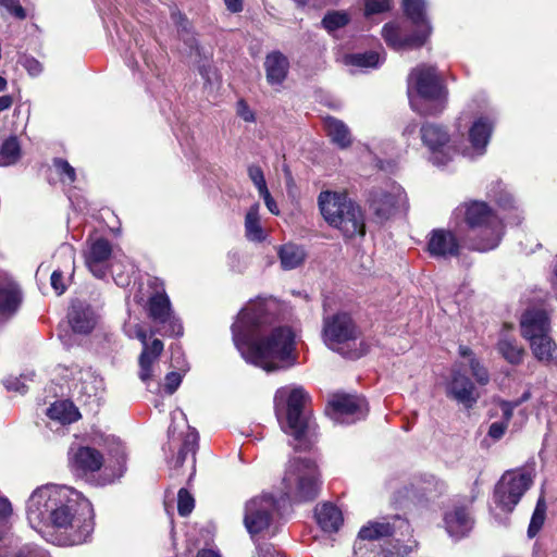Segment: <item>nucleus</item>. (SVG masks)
I'll return each mask as SVG.
<instances>
[{
  "mask_svg": "<svg viewBox=\"0 0 557 557\" xmlns=\"http://www.w3.org/2000/svg\"><path fill=\"white\" fill-rule=\"evenodd\" d=\"M25 510L30 528L50 543L81 545L94 531L91 503L69 485L47 483L36 487Z\"/></svg>",
  "mask_w": 557,
  "mask_h": 557,
  "instance_id": "obj_1",
  "label": "nucleus"
},
{
  "mask_svg": "<svg viewBox=\"0 0 557 557\" xmlns=\"http://www.w3.org/2000/svg\"><path fill=\"white\" fill-rule=\"evenodd\" d=\"M277 304L273 299L250 301L232 325L233 342L242 357L267 372L289 367L295 335L287 326H273Z\"/></svg>",
  "mask_w": 557,
  "mask_h": 557,
  "instance_id": "obj_2",
  "label": "nucleus"
},
{
  "mask_svg": "<svg viewBox=\"0 0 557 557\" xmlns=\"http://www.w3.org/2000/svg\"><path fill=\"white\" fill-rule=\"evenodd\" d=\"M309 395L301 386L286 385L278 388L274 395L275 416L284 433L298 442L295 448L307 449L309 443L306 434L311 422L305 411Z\"/></svg>",
  "mask_w": 557,
  "mask_h": 557,
  "instance_id": "obj_3",
  "label": "nucleus"
},
{
  "mask_svg": "<svg viewBox=\"0 0 557 557\" xmlns=\"http://www.w3.org/2000/svg\"><path fill=\"white\" fill-rule=\"evenodd\" d=\"M454 213L456 216H463L470 230L468 237L471 249L485 252L499 245L504 235V224L485 202H463Z\"/></svg>",
  "mask_w": 557,
  "mask_h": 557,
  "instance_id": "obj_4",
  "label": "nucleus"
},
{
  "mask_svg": "<svg viewBox=\"0 0 557 557\" xmlns=\"http://www.w3.org/2000/svg\"><path fill=\"white\" fill-rule=\"evenodd\" d=\"M321 214L327 224L344 237L354 238L366 233L364 214L359 205L346 194L322 191L318 198Z\"/></svg>",
  "mask_w": 557,
  "mask_h": 557,
  "instance_id": "obj_5",
  "label": "nucleus"
},
{
  "mask_svg": "<svg viewBox=\"0 0 557 557\" xmlns=\"http://www.w3.org/2000/svg\"><path fill=\"white\" fill-rule=\"evenodd\" d=\"M359 329L347 312L339 311L323 318L322 339L327 348L349 358H359L361 352L356 344L359 338Z\"/></svg>",
  "mask_w": 557,
  "mask_h": 557,
  "instance_id": "obj_6",
  "label": "nucleus"
},
{
  "mask_svg": "<svg viewBox=\"0 0 557 557\" xmlns=\"http://www.w3.org/2000/svg\"><path fill=\"white\" fill-rule=\"evenodd\" d=\"M282 483L286 498L294 502L311 500L320 490L318 468L310 459L294 458L288 462Z\"/></svg>",
  "mask_w": 557,
  "mask_h": 557,
  "instance_id": "obj_7",
  "label": "nucleus"
},
{
  "mask_svg": "<svg viewBox=\"0 0 557 557\" xmlns=\"http://www.w3.org/2000/svg\"><path fill=\"white\" fill-rule=\"evenodd\" d=\"M448 89L435 66L420 65V115H436L446 108Z\"/></svg>",
  "mask_w": 557,
  "mask_h": 557,
  "instance_id": "obj_8",
  "label": "nucleus"
},
{
  "mask_svg": "<svg viewBox=\"0 0 557 557\" xmlns=\"http://www.w3.org/2000/svg\"><path fill=\"white\" fill-rule=\"evenodd\" d=\"M403 9L406 18L387 23L382 29L384 40L394 50L410 49L418 40V0H404Z\"/></svg>",
  "mask_w": 557,
  "mask_h": 557,
  "instance_id": "obj_9",
  "label": "nucleus"
},
{
  "mask_svg": "<svg viewBox=\"0 0 557 557\" xmlns=\"http://www.w3.org/2000/svg\"><path fill=\"white\" fill-rule=\"evenodd\" d=\"M532 482L533 471L530 469L507 471L495 486V504L503 511L511 512Z\"/></svg>",
  "mask_w": 557,
  "mask_h": 557,
  "instance_id": "obj_10",
  "label": "nucleus"
},
{
  "mask_svg": "<svg viewBox=\"0 0 557 557\" xmlns=\"http://www.w3.org/2000/svg\"><path fill=\"white\" fill-rule=\"evenodd\" d=\"M326 414L339 424H352L367 416L366 400L356 395L334 394L325 408Z\"/></svg>",
  "mask_w": 557,
  "mask_h": 557,
  "instance_id": "obj_11",
  "label": "nucleus"
},
{
  "mask_svg": "<svg viewBox=\"0 0 557 557\" xmlns=\"http://www.w3.org/2000/svg\"><path fill=\"white\" fill-rule=\"evenodd\" d=\"M123 331L129 338H137L143 344V351L139 356V379L148 384L152 379V364L158 360L163 351V343L160 339H153L150 344L147 342V335L144 329L134 321H127Z\"/></svg>",
  "mask_w": 557,
  "mask_h": 557,
  "instance_id": "obj_12",
  "label": "nucleus"
},
{
  "mask_svg": "<svg viewBox=\"0 0 557 557\" xmlns=\"http://www.w3.org/2000/svg\"><path fill=\"white\" fill-rule=\"evenodd\" d=\"M147 311L149 318L161 325L159 333L166 336H181L183 334V325L174 315L171 302L164 289L156 290L148 299Z\"/></svg>",
  "mask_w": 557,
  "mask_h": 557,
  "instance_id": "obj_13",
  "label": "nucleus"
},
{
  "mask_svg": "<svg viewBox=\"0 0 557 557\" xmlns=\"http://www.w3.org/2000/svg\"><path fill=\"white\" fill-rule=\"evenodd\" d=\"M278 504L272 495H261L250 499L246 504L244 523L251 535L268 530Z\"/></svg>",
  "mask_w": 557,
  "mask_h": 557,
  "instance_id": "obj_14",
  "label": "nucleus"
},
{
  "mask_svg": "<svg viewBox=\"0 0 557 557\" xmlns=\"http://www.w3.org/2000/svg\"><path fill=\"white\" fill-rule=\"evenodd\" d=\"M521 334L530 342L532 352L535 358H545L552 356L550 354H544L537 346V339L544 341L546 346H549V319L543 310H528L523 313L521 321Z\"/></svg>",
  "mask_w": 557,
  "mask_h": 557,
  "instance_id": "obj_15",
  "label": "nucleus"
},
{
  "mask_svg": "<svg viewBox=\"0 0 557 557\" xmlns=\"http://www.w3.org/2000/svg\"><path fill=\"white\" fill-rule=\"evenodd\" d=\"M446 394L468 410L472 409L480 398L479 391L469 376L466 375L461 364L453 367L450 377L446 383Z\"/></svg>",
  "mask_w": 557,
  "mask_h": 557,
  "instance_id": "obj_16",
  "label": "nucleus"
},
{
  "mask_svg": "<svg viewBox=\"0 0 557 557\" xmlns=\"http://www.w3.org/2000/svg\"><path fill=\"white\" fill-rule=\"evenodd\" d=\"M421 138L429 150V160L435 165H445L451 160L454 150L448 145L447 132L438 125L426 124L421 129Z\"/></svg>",
  "mask_w": 557,
  "mask_h": 557,
  "instance_id": "obj_17",
  "label": "nucleus"
},
{
  "mask_svg": "<svg viewBox=\"0 0 557 557\" xmlns=\"http://www.w3.org/2000/svg\"><path fill=\"white\" fill-rule=\"evenodd\" d=\"M112 257V245L103 238H89L87 249L84 252L85 264L94 276L102 278L107 275L110 259Z\"/></svg>",
  "mask_w": 557,
  "mask_h": 557,
  "instance_id": "obj_18",
  "label": "nucleus"
},
{
  "mask_svg": "<svg viewBox=\"0 0 557 557\" xmlns=\"http://www.w3.org/2000/svg\"><path fill=\"white\" fill-rule=\"evenodd\" d=\"M69 466L78 476H87L103 466V456L96 448L72 445L69 449Z\"/></svg>",
  "mask_w": 557,
  "mask_h": 557,
  "instance_id": "obj_19",
  "label": "nucleus"
},
{
  "mask_svg": "<svg viewBox=\"0 0 557 557\" xmlns=\"http://www.w3.org/2000/svg\"><path fill=\"white\" fill-rule=\"evenodd\" d=\"M443 521L447 534L454 540L468 536L474 525L468 505L459 503L444 513Z\"/></svg>",
  "mask_w": 557,
  "mask_h": 557,
  "instance_id": "obj_20",
  "label": "nucleus"
},
{
  "mask_svg": "<svg viewBox=\"0 0 557 557\" xmlns=\"http://www.w3.org/2000/svg\"><path fill=\"white\" fill-rule=\"evenodd\" d=\"M403 193L396 185L374 188L370 193L369 206L380 220H386L400 201Z\"/></svg>",
  "mask_w": 557,
  "mask_h": 557,
  "instance_id": "obj_21",
  "label": "nucleus"
},
{
  "mask_svg": "<svg viewBox=\"0 0 557 557\" xmlns=\"http://www.w3.org/2000/svg\"><path fill=\"white\" fill-rule=\"evenodd\" d=\"M493 129V123L487 117L476 119L469 129L471 148L463 151V156L475 159L486 151V146Z\"/></svg>",
  "mask_w": 557,
  "mask_h": 557,
  "instance_id": "obj_22",
  "label": "nucleus"
},
{
  "mask_svg": "<svg viewBox=\"0 0 557 557\" xmlns=\"http://www.w3.org/2000/svg\"><path fill=\"white\" fill-rule=\"evenodd\" d=\"M67 317L73 331L79 334L91 332L98 320L96 311L83 301L73 302Z\"/></svg>",
  "mask_w": 557,
  "mask_h": 557,
  "instance_id": "obj_23",
  "label": "nucleus"
},
{
  "mask_svg": "<svg viewBox=\"0 0 557 557\" xmlns=\"http://www.w3.org/2000/svg\"><path fill=\"white\" fill-rule=\"evenodd\" d=\"M11 513V503L8 498L0 496V557L10 556L18 546V539L8 533V519Z\"/></svg>",
  "mask_w": 557,
  "mask_h": 557,
  "instance_id": "obj_24",
  "label": "nucleus"
},
{
  "mask_svg": "<svg viewBox=\"0 0 557 557\" xmlns=\"http://www.w3.org/2000/svg\"><path fill=\"white\" fill-rule=\"evenodd\" d=\"M458 249L457 239L450 232L444 230L432 232L428 244V250L432 256H456Z\"/></svg>",
  "mask_w": 557,
  "mask_h": 557,
  "instance_id": "obj_25",
  "label": "nucleus"
},
{
  "mask_svg": "<svg viewBox=\"0 0 557 557\" xmlns=\"http://www.w3.org/2000/svg\"><path fill=\"white\" fill-rule=\"evenodd\" d=\"M264 67L268 83L272 86L281 85L286 78L289 62L283 53L274 51L267 55Z\"/></svg>",
  "mask_w": 557,
  "mask_h": 557,
  "instance_id": "obj_26",
  "label": "nucleus"
},
{
  "mask_svg": "<svg viewBox=\"0 0 557 557\" xmlns=\"http://www.w3.org/2000/svg\"><path fill=\"white\" fill-rule=\"evenodd\" d=\"M314 516L324 532H336L343 523L342 511L331 503L317 505Z\"/></svg>",
  "mask_w": 557,
  "mask_h": 557,
  "instance_id": "obj_27",
  "label": "nucleus"
},
{
  "mask_svg": "<svg viewBox=\"0 0 557 557\" xmlns=\"http://www.w3.org/2000/svg\"><path fill=\"white\" fill-rule=\"evenodd\" d=\"M277 256L282 269L289 271L304 264L307 251L302 245L289 242L277 247Z\"/></svg>",
  "mask_w": 557,
  "mask_h": 557,
  "instance_id": "obj_28",
  "label": "nucleus"
},
{
  "mask_svg": "<svg viewBox=\"0 0 557 557\" xmlns=\"http://www.w3.org/2000/svg\"><path fill=\"white\" fill-rule=\"evenodd\" d=\"M22 302V293L13 281L0 284V314L11 315L15 313Z\"/></svg>",
  "mask_w": 557,
  "mask_h": 557,
  "instance_id": "obj_29",
  "label": "nucleus"
},
{
  "mask_svg": "<svg viewBox=\"0 0 557 557\" xmlns=\"http://www.w3.org/2000/svg\"><path fill=\"white\" fill-rule=\"evenodd\" d=\"M198 449V433L195 429H190L188 426V430L186 434L184 435L183 442L180 446L177 456L171 461L173 467L175 469H178L184 465V462L187 460L188 456H190L191 461V473L195 472V462H196V451Z\"/></svg>",
  "mask_w": 557,
  "mask_h": 557,
  "instance_id": "obj_30",
  "label": "nucleus"
},
{
  "mask_svg": "<svg viewBox=\"0 0 557 557\" xmlns=\"http://www.w3.org/2000/svg\"><path fill=\"white\" fill-rule=\"evenodd\" d=\"M245 236L249 242L262 243L267 238V232L261 224L260 205L250 206L245 215Z\"/></svg>",
  "mask_w": 557,
  "mask_h": 557,
  "instance_id": "obj_31",
  "label": "nucleus"
},
{
  "mask_svg": "<svg viewBox=\"0 0 557 557\" xmlns=\"http://www.w3.org/2000/svg\"><path fill=\"white\" fill-rule=\"evenodd\" d=\"M324 127L331 140L341 148H347L351 144L348 126L333 116L324 119Z\"/></svg>",
  "mask_w": 557,
  "mask_h": 557,
  "instance_id": "obj_32",
  "label": "nucleus"
},
{
  "mask_svg": "<svg viewBox=\"0 0 557 557\" xmlns=\"http://www.w3.org/2000/svg\"><path fill=\"white\" fill-rule=\"evenodd\" d=\"M47 414L51 420L58 421L61 424L73 423L81 417L77 408L69 400L53 403L48 408Z\"/></svg>",
  "mask_w": 557,
  "mask_h": 557,
  "instance_id": "obj_33",
  "label": "nucleus"
},
{
  "mask_svg": "<svg viewBox=\"0 0 557 557\" xmlns=\"http://www.w3.org/2000/svg\"><path fill=\"white\" fill-rule=\"evenodd\" d=\"M393 527L387 521H371L359 531V539L374 541L393 534Z\"/></svg>",
  "mask_w": 557,
  "mask_h": 557,
  "instance_id": "obj_34",
  "label": "nucleus"
},
{
  "mask_svg": "<svg viewBox=\"0 0 557 557\" xmlns=\"http://www.w3.org/2000/svg\"><path fill=\"white\" fill-rule=\"evenodd\" d=\"M81 374L79 383L76 384L78 393L87 398L97 397L102 389V380L95 376L90 371Z\"/></svg>",
  "mask_w": 557,
  "mask_h": 557,
  "instance_id": "obj_35",
  "label": "nucleus"
},
{
  "mask_svg": "<svg viewBox=\"0 0 557 557\" xmlns=\"http://www.w3.org/2000/svg\"><path fill=\"white\" fill-rule=\"evenodd\" d=\"M21 157V146L15 136L7 138L0 148V165L14 164Z\"/></svg>",
  "mask_w": 557,
  "mask_h": 557,
  "instance_id": "obj_36",
  "label": "nucleus"
},
{
  "mask_svg": "<svg viewBox=\"0 0 557 557\" xmlns=\"http://www.w3.org/2000/svg\"><path fill=\"white\" fill-rule=\"evenodd\" d=\"M499 354L510 363L518 364L522 361L524 350L518 346L516 341L502 337L497 344Z\"/></svg>",
  "mask_w": 557,
  "mask_h": 557,
  "instance_id": "obj_37",
  "label": "nucleus"
},
{
  "mask_svg": "<svg viewBox=\"0 0 557 557\" xmlns=\"http://www.w3.org/2000/svg\"><path fill=\"white\" fill-rule=\"evenodd\" d=\"M384 62V57L375 51L355 53L346 57V63L358 67L375 69Z\"/></svg>",
  "mask_w": 557,
  "mask_h": 557,
  "instance_id": "obj_38",
  "label": "nucleus"
},
{
  "mask_svg": "<svg viewBox=\"0 0 557 557\" xmlns=\"http://www.w3.org/2000/svg\"><path fill=\"white\" fill-rule=\"evenodd\" d=\"M350 22V15L345 11H329L322 18V27L331 35L344 28Z\"/></svg>",
  "mask_w": 557,
  "mask_h": 557,
  "instance_id": "obj_39",
  "label": "nucleus"
},
{
  "mask_svg": "<svg viewBox=\"0 0 557 557\" xmlns=\"http://www.w3.org/2000/svg\"><path fill=\"white\" fill-rule=\"evenodd\" d=\"M545 500L543 497H540L528 528L529 537L535 536L537 532L541 530L545 520Z\"/></svg>",
  "mask_w": 557,
  "mask_h": 557,
  "instance_id": "obj_40",
  "label": "nucleus"
},
{
  "mask_svg": "<svg viewBox=\"0 0 557 557\" xmlns=\"http://www.w3.org/2000/svg\"><path fill=\"white\" fill-rule=\"evenodd\" d=\"M35 373L33 371L21 374L17 376H9L4 380L3 384L8 391H14L20 394H25L28 389L27 382L33 381Z\"/></svg>",
  "mask_w": 557,
  "mask_h": 557,
  "instance_id": "obj_41",
  "label": "nucleus"
},
{
  "mask_svg": "<svg viewBox=\"0 0 557 557\" xmlns=\"http://www.w3.org/2000/svg\"><path fill=\"white\" fill-rule=\"evenodd\" d=\"M491 196L495 199L498 206L505 210L516 209L515 200L509 191H507L500 183H497L491 189Z\"/></svg>",
  "mask_w": 557,
  "mask_h": 557,
  "instance_id": "obj_42",
  "label": "nucleus"
},
{
  "mask_svg": "<svg viewBox=\"0 0 557 557\" xmlns=\"http://www.w3.org/2000/svg\"><path fill=\"white\" fill-rule=\"evenodd\" d=\"M53 165L60 175L62 182L72 184L76 180L75 169L64 159L57 158L53 160Z\"/></svg>",
  "mask_w": 557,
  "mask_h": 557,
  "instance_id": "obj_43",
  "label": "nucleus"
},
{
  "mask_svg": "<svg viewBox=\"0 0 557 557\" xmlns=\"http://www.w3.org/2000/svg\"><path fill=\"white\" fill-rule=\"evenodd\" d=\"M468 367L472 376L479 385H486L490 382V374L487 369L481 363L478 358H471Z\"/></svg>",
  "mask_w": 557,
  "mask_h": 557,
  "instance_id": "obj_44",
  "label": "nucleus"
},
{
  "mask_svg": "<svg viewBox=\"0 0 557 557\" xmlns=\"http://www.w3.org/2000/svg\"><path fill=\"white\" fill-rule=\"evenodd\" d=\"M407 96L409 100L410 108L412 111H417L418 109V72L417 69H412L408 75L407 79Z\"/></svg>",
  "mask_w": 557,
  "mask_h": 557,
  "instance_id": "obj_45",
  "label": "nucleus"
},
{
  "mask_svg": "<svg viewBox=\"0 0 557 557\" xmlns=\"http://www.w3.org/2000/svg\"><path fill=\"white\" fill-rule=\"evenodd\" d=\"M195 507V500L186 488H181L177 495V510L182 517L188 516Z\"/></svg>",
  "mask_w": 557,
  "mask_h": 557,
  "instance_id": "obj_46",
  "label": "nucleus"
},
{
  "mask_svg": "<svg viewBox=\"0 0 557 557\" xmlns=\"http://www.w3.org/2000/svg\"><path fill=\"white\" fill-rule=\"evenodd\" d=\"M420 47L429 39L433 32L430 18L425 12V2L420 0Z\"/></svg>",
  "mask_w": 557,
  "mask_h": 557,
  "instance_id": "obj_47",
  "label": "nucleus"
},
{
  "mask_svg": "<svg viewBox=\"0 0 557 557\" xmlns=\"http://www.w3.org/2000/svg\"><path fill=\"white\" fill-rule=\"evenodd\" d=\"M421 490L430 491L431 496L435 497L445 490V484L433 475H424L420 479V491Z\"/></svg>",
  "mask_w": 557,
  "mask_h": 557,
  "instance_id": "obj_48",
  "label": "nucleus"
},
{
  "mask_svg": "<svg viewBox=\"0 0 557 557\" xmlns=\"http://www.w3.org/2000/svg\"><path fill=\"white\" fill-rule=\"evenodd\" d=\"M392 9V0H364V14L367 16L383 13Z\"/></svg>",
  "mask_w": 557,
  "mask_h": 557,
  "instance_id": "obj_49",
  "label": "nucleus"
},
{
  "mask_svg": "<svg viewBox=\"0 0 557 557\" xmlns=\"http://www.w3.org/2000/svg\"><path fill=\"white\" fill-rule=\"evenodd\" d=\"M248 176L258 189V193L268 188L263 171L259 165L251 164L248 166Z\"/></svg>",
  "mask_w": 557,
  "mask_h": 557,
  "instance_id": "obj_50",
  "label": "nucleus"
},
{
  "mask_svg": "<svg viewBox=\"0 0 557 557\" xmlns=\"http://www.w3.org/2000/svg\"><path fill=\"white\" fill-rule=\"evenodd\" d=\"M14 557H50V556L46 550H44L35 545L26 544V545L22 546L16 552Z\"/></svg>",
  "mask_w": 557,
  "mask_h": 557,
  "instance_id": "obj_51",
  "label": "nucleus"
},
{
  "mask_svg": "<svg viewBox=\"0 0 557 557\" xmlns=\"http://www.w3.org/2000/svg\"><path fill=\"white\" fill-rule=\"evenodd\" d=\"M0 7L7 9L11 14L20 20L26 17V12L18 3V0H0Z\"/></svg>",
  "mask_w": 557,
  "mask_h": 557,
  "instance_id": "obj_52",
  "label": "nucleus"
},
{
  "mask_svg": "<svg viewBox=\"0 0 557 557\" xmlns=\"http://www.w3.org/2000/svg\"><path fill=\"white\" fill-rule=\"evenodd\" d=\"M183 375L178 372H170L165 375L164 388L168 394H173L182 383Z\"/></svg>",
  "mask_w": 557,
  "mask_h": 557,
  "instance_id": "obj_53",
  "label": "nucleus"
},
{
  "mask_svg": "<svg viewBox=\"0 0 557 557\" xmlns=\"http://www.w3.org/2000/svg\"><path fill=\"white\" fill-rule=\"evenodd\" d=\"M537 346L540 347L542 352L552 355V356H547L545 358H536L537 360L543 361V362H552L557 359V346L550 337H549V346H552V347L548 348V346H546L544 344V341H542V339H537Z\"/></svg>",
  "mask_w": 557,
  "mask_h": 557,
  "instance_id": "obj_54",
  "label": "nucleus"
},
{
  "mask_svg": "<svg viewBox=\"0 0 557 557\" xmlns=\"http://www.w3.org/2000/svg\"><path fill=\"white\" fill-rule=\"evenodd\" d=\"M508 428V424L506 422H503V421H496V422H493L491 425H490V429H488V436L492 437L494 441H498L500 440L506 430Z\"/></svg>",
  "mask_w": 557,
  "mask_h": 557,
  "instance_id": "obj_55",
  "label": "nucleus"
},
{
  "mask_svg": "<svg viewBox=\"0 0 557 557\" xmlns=\"http://www.w3.org/2000/svg\"><path fill=\"white\" fill-rule=\"evenodd\" d=\"M519 406V403L508 401V400H500L499 407L503 412V422H506L507 424L511 420L513 416V410Z\"/></svg>",
  "mask_w": 557,
  "mask_h": 557,
  "instance_id": "obj_56",
  "label": "nucleus"
},
{
  "mask_svg": "<svg viewBox=\"0 0 557 557\" xmlns=\"http://www.w3.org/2000/svg\"><path fill=\"white\" fill-rule=\"evenodd\" d=\"M259 196L263 199L264 205L267 206L268 210L272 214H274V215H278L280 214V209L277 207V203L273 199V197L271 196V194H270L268 188L259 191Z\"/></svg>",
  "mask_w": 557,
  "mask_h": 557,
  "instance_id": "obj_57",
  "label": "nucleus"
},
{
  "mask_svg": "<svg viewBox=\"0 0 557 557\" xmlns=\"http://www.w3.org/2000/svg\"><path fill=\"white\" fill-rule=\"evenodd\" d=\"M51 286L57 292L58 295H61L65 292V285L63 283V274L59 270H54L51 274Z\"/></svg>",
  "mask_w": 557,
  "mask_h": 557,
  "instance_id": "obj_58",
  "label": "nucleus"
},
{
  "mask_svg": "<svg viewBox=\"0 0 557 557\" xmlns=\"http://www.w3.org/2000/svg\"><path fill=\"white\" fill-rule=\"evenodd\" d=\"M23 66L32 76H36L42 71L41 64L36 59L30 57L24 59Z\"/></svg>",
  "mask_w": 557,
  "mask_h": 557,
  "instance_id": "obj_59",
  "label": "nucleus"
},
{
  "mask_svg": "<svg viewBox=\"0 0 557 557\" xmlns=\"http://www.w3.org/2000/svg\"><path fill=\"white\" fill-rule=\"evenodd\" d=\"M237 113L246 122L255 121L253 112L249 109V107L247 106V103L244 100L238 101Z\"/></svg>",
  "mask_w": 557,
  "mask_h": 557,
  "instance_id": "obj_60",
  "label": "nucleus"
},
{
  "mask_svg": "<svg viewBox=\"0 0 557 557\" xmlns=\"http://www.w3.org/2000/svg\"><path fill=\"white\" fill-rule=\"evenodd\" d=\"M171 17L180 30L188 32V22L180 11L173 10Z\"/></svg>",
  "mask_w": 557,
  "mask_h": 557,
  "instance_id": "obj_61",
  "label": "nucleus"
},
{
  "mask_svg": "<svg viewBox=\"0 0 557 557\" xmlns=\"http://www.w3.org/2000/svg\"><path fill=\"white\" fill-rule=\"evenodd\" d=\"M227 11L239 13L244 10V0H223Z\"/></svg>",
  "mask_w": 557,
  "mask_h": 557,
  "instance_id": "obj_62",
  "label": "nucleus"
},
{
  "mask_svg": "<svg viewBox=\"0 0 557 557\" xmlns=\"http://www.w3.org/2000/svg\"><path fill=\"white\" fill-rule=\"evenodd\" d=\"M13 103V98L10 95L0 97V112L8 110Z\"/></svg>",
  "mask_w": 557,
  "mask_h": 557,
  "instance_id": "obj_63",
  "label": "nucleus"
},
{
  "mask_svg": "<svg viewBox=\"0 0 557 557\" xmlns=\"http://www.w3.org/2000/svg\"><path fill=\"white\" fill-rule=\"evenodd\" d=\"M196 557H221V555L218 550L203 548L197 553Z\"/></svg>",
  "mask_w": 557,
  "mask_h": 557,
  "instance_id": "obj_64",
  "label": "nucleus"
}]
</instances>
